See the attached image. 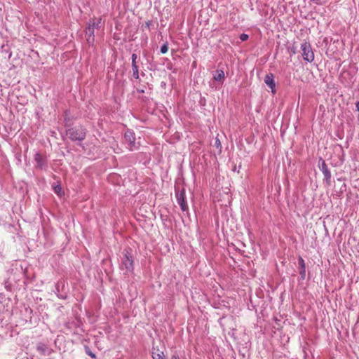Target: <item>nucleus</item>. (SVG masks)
<instances>
[{"mask_svg": "<svg viewBox=\"0 0 359 359\" xmlns=\"http://www.w3.org/2000/svg\"><path fill=\"white\" fill-rule=\"evenodd\" d=\"M66 135L72 141H82L86 136V132L83 127L78 126L67 130Z\"/></svg>", "mask_w": 359, "mask_h": 359, "instance_id": "1", "label": "nucleus"}, {"mask_svg": "<svg viewBox=\"0 0 359 359\" xmlns=\"http://www.w3.org/2000/svg\"><path fill=\"white\" fill-rule=\"evenodd\" d=\"M301 49L303 59L309 62H313L314 60V53L311 44L308 42H304L301 45Z\"/></svg>", "mask_w": 359, "mask_h": 359, "instance_id": "2", "label": "nucleus"}, {"mask_svg": "<svg viewBox=\"0 0 359 359\" xmlns=\"http://www.w3.org/2000/svg\"><path fill=\"white\" fill-rule=\"evenodd\" d=\"M100 19L95 22V20L93 19V20H90L88 23V25L86 29V41L89 44H93L95 41V35H94V31L95 27L96 25H98L100 23Z\"/></svg>", "mask_w": 359, "mask_h": 359, "instance_id": "3", "label": "nucleus"}, {"mask_svg": "<svg viewBox=\"0 0 359 359\" xmlns=\"http://www.w3.org/2000/svg\"><path fill=\"white\" fill-rule=\"evenodd\" d=\"M135 140V135L133 131L127 130L125 133L126 142L128 144V149L131 151L137 149L140 146V144L136 142Z\"/></svg>", "mask_w": 359, "mask_h": 359, "instance_id": "4", "label": "nucleus"}, {"mask_svg": "<svg viewBox=\"0 0 359 359\" xmlns=\"http://www.w3.org/2000/svg\"><path fill=\"white\" fill-rule=\"evenodd\" d=\"M121 266L122 269H125L127 271H132L133 270V260L128 252L124 255Z\"/></svg>", "mask_w": 359, "mask_h": 359, "instance_id": "5", "label": "nucleus"}, {"mask_svg": "<svg viewBox=\"0 0 359 359\" xmlns=\"http://www.w3.org/2000/svg\"><path fill=\"white\" fill-rule=\"evenodd\" d=\"M177 201L182 211L188 210V205L186 201L184 189H182L180 193L177 194Z\"/></svg>", "mask_w": 359, "mask_h": 359, "instance_id": "6", "label": "nucleus"}, {"mask_svg": "<svg viewBox=\"0 0 359 359\" xmlns=\"http://www.w3.org/2000/svg\"><path fill=\"white\" fill-rule=\"evenodd\" d=\"M265 83L271 88L273 94L276 93V83L272 74H268L264 78Z\"/></svg>", "mask_w": 359, "mask_h": 359, "instance_id": "7", "label": "nucleus"}, {"mask_svg": "<svg viewBox=\"0 0 359 359\" xmlns=\"http://www.w3.org/2000/svg\"><path fill=\"white\" fill-rule=\"evenodd\" d=\"M137 58V56L135 53H133L132 55V67H133V76L138 79H139V71H138V67L136 65V59Z\"/></svg>", "mask_w": 359, "mask_h": 359, "instance_id": "8", "label": "nucleus"}, {"mask_svg": "<svg viewBox=\"0 0 359 359\" xmlns=\"http://www.w3.org/2000/svg\"><path fill=\"white\" fill-rule=\"evenodd\" d=\"M153 359H165V354L163 351H160L158 348H153L152 351Z\"/></svg>", "mask_w": 359, "mask_h": 359, "instance_id": "9", "label": "nucleus"}, {"mask_svg": "<svg viewBox=\"0 0 359 359\" xmlns=\"http://www.w3.org/2000/svg\"><path fill=\"white\" fill-rule=\"evenodd\" d=\"M298 262H299V265L301 268L299 273H300L302 277L304 278L305 273H306L304 260L303 259L302 257H299L298 259Z\"/></svg>", "mask_w": 359, "mask_h": 359, "instance_id": "10", "label": "nucleus"}, {"mask_svg": "<svg viewBox=\"0 0 359 359\" xmlns=\"http://www.w3.org/2000/svg\"><path fill=\"white\" fill-rule=\"evenodd\" d=\"M224 73L222 70H217L216 74L214 76V79L215 81H220L224 79Z\"/></svg>", "mask_w": 359, "mask_h": 359, "instance_id": "11", "label": "nucleus"}, {"mask_svg": "<svg viewBox=\"0 0 359 359\" xmlns=\"http://www.w3.org/2000/svg\"><path fill=\"white\" fill-rule=\"evenodd\" d=\"M53 188L54 192L57 195H58L59 196H61L62 195H63L62 187L60 186V184L53 185Z\"/></svg>", "mask_w": 359, "mask_h": 359, "instance_id": "12", "label": "nucleus"}, {"mask_svg": "<svg viewBox=\"0 0 359 359\" xmlns=\"http://www.w3.org/2000/svg\"><path fill=\"white\" fill-rule=\"evenodd\" d=\"M168 43H165L163 44L161 48V53L162 54H165L168 52Z\"/></svg>", "mask_w": 359, "mask_h": 359, "instance_id": "13", "label": "nucleus"}, {"mask_svg": "<svg viewBox=\"0 0 359 359\" xmlns=\"http://www.w3.org/2000/svg\"><path fill=\"white\" fill-rule=\"evenodd\" d=\"M215 146L217 148H219V149H221V148H222V145H221L220 140H219V138H217V137H216V139H215Z\"/></svg>", "mask_w": 359, "mask_h": 359, "instance_id": "14", "label": "nucleus"}, {"mask_svg": "<svg viewBox=\"0 0 359 359\" xmlns=\"http://www.w3.org/2000/svg\"><path fill=\"white\" fill-rule=\"evenodd\" d=\"M86 353L90 355L91 358H95V355L88 348H86Z\"/></svg>", "mask_w": 359, "mask_h": 359, "instance_id": "15", "label": "nucleus"}, {"mask_svg": "<svg viewBox=\"0 0 359 359\" xmlns=\"http://www.w3.org/2000/svg\"><path fill=\"white\" fill-rule=\"evenodd\" d=\"M248 35L246 34H241L240 35V39L242 41H245L246 40H248Z\"/></svg>", "mask_w": 359, "mask_h": 359, "instance_id": "16", "label": "nucleus"}, {"mask_svg": "<svg viewBox=\"0 0 359 359\" xmlns=\"http://www.w3.org/2000/svg\"><path fill=\"white\" fill-rule=\"evenodd\" d=\"M35 160L38 162V163L39 164L41 163V156L40 154L37 153L35 154Z\"/></svg>", "mask_w": 359, "mask_h": 359, "instance_id": "17", "label": "nucleus"}, {"mask_svg": "<svg viewBox=\"0 0 359 359\" xmlns=\"http://www.w3.org/2000/svg\"><path fill=\"white\" fill-rule=\"evenodd\" d=\"M171 359H180L177 355H172Z\"/></svg>", "mask_w": 359, "mask_h": 359, "instance_id": "18", "label": "nucleus"}, {"mask_svg": "<svg viewBox=\"0 0 359 359\" xmlns=\"http://www.w3.org/2000/svg\"><path fill=\"white\" fill-rule=\"evenodd\" d=\"M356 106H357L358 110L359 111V102H358V103H357V105H356Z\"/></svg>", "mask_w": 359, "mask_h": 359, "instance_id": "19", "label": "nucleus"}]
</instances>
